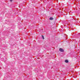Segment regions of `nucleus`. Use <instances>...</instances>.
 <instances>
[{
	"label": "nucleus",
	"mask_w": 80,
	"mask_h": 80,
	"mask_svg": "<svg viewBox=\"0 0 80 80\" xmlns=\"http://www.w3.org/2000/svg\"><path fill=\"white\" fill-rule=\"evenodd\" d=\"M59 50L60 52H64V50H63V49H62V48H60L59 49Z\"/></svg>",
	"instance_id": "f257e3e1"
},
{
	"label": "nucleus",
	"mask_w": 80,
	"mask_h": 80,
	"mask_svg": "<svg viewBox=\"0 0 80 80\" xmlns=\"http://www.w3.org/2000/svg\"><path fill=\"white\" fill-rule=\"evenodd\" d=\"M49 20H53V18L52 17H51L50 18Z\"/></svg>",
	"instance_id": "f03ea898"
},
{
	"label": "nucleus",
	"mask_w": 80,
	"mask_h": 80,
	"mask_svg": "<svg viewBox=\"0 0 80 80\" xmlns=\"http://www.w3.org/2000/svg\"><path fill=\"white\" fill-rule=\"evenodd\" d=\"M65 62L66 63H68V60H65Z\"/></svg>",
	"instance_id": "7ed1b4c3"
},
{
	"label": "nucleus",
	"mask_w": 80,
	"mask_h": 80,
	"mask_svg": "<svg viewBox=\"0 0 80 80\" xmlns=\"http://www.w3.org/2000/svg\"><path fill=\"white\" fill-rule=\"evenodd\" d=\"M42 38L43 39H44V36H43V35H42Z\"/></svg>",
	"instance_id": "20e7f679"
},
{
	"label": "nucleus",
	"mask_w": 80,
	"mask_h": 80,
	"mask_svg": "<svg viewBox=\"0 0 80 80\" xmlns=\"http://www.w3.org/2000/svg\"><path fill=\"white\" fill-rule=\"evenodd\" d=\"M78 36L80 37V34H78Z\"/></svg>",
	"instance_id": "39448f33"
},
{
	"label": "nucleus",
	"mask_w": 80,
	"mask_h": 80,
	"mask_svg": "<svg viewBox=\"0 0 80 80\" xmlns=\"http://www.w3.org/2000/svg\"><path fill=\"white\" fill-rule=\"evenodd\" d=\"M12 0H10V1L11 2H12Z\"/></svg>",
	"instance_id": "423d86ee"
}]
</instances>
